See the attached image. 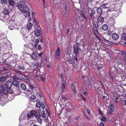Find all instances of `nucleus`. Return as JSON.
I'll list each match as a JSON object with an SVG mask.
<instances>
[{
    "label": "nucleus",
    "instance_id": "obj_1",
    "mask_svg": "<svg viewBox=\"0 0 126 126\" xmlns=\"http://www.w3.org/2000/svg\"><path fill=\"white\" fill-rule=\"evenodd\" d=\"M12 83L11 81H8L4 84L0 85V94L7 95L8 94H12L13 91L11 89Z\"/></svg>",
    "mask_w": 126,
    "mask_h": 126
},
{
    "label": "nucleus",
    "instance_id": "obj_2",
    "mask_svg": "<svg viewBox=\"0 0 126 126\" xmlns=\"http://www.w3.org/2000/svg\"><path fill=\"white\" fill-rule=\"evenodd\" d=\"M33 116L37 119V120L40 124H42V119L40 118L41 117V114L38 110H32L30 112H28L27 113V116L29 118H31Z\"/></svg>",
    "mask_w": 126,
    "mask_h": 126
},
{
    "label": "nucleus",
    "instance_id": "obj_3",
    "mask_svg": "<svg viewBox=\"0 0 126 126\" xmlns=\"http://www.w3.org/2000/svg\"><path fill=\"white\" fill-rule=\"evenodd\" d=\"M94 86L95 88V90L97 92L101 90V88H103L104 91H105V89L102 82L100 80L94 83Z\"/></svg>",
    "mask_w": 126,
    "mask_h": 126
},
{
    "label": "nucleus",
    "instance_id": "obj_4",
    "mask_svg": "<svg viewBox=\"0 0 126 126\" xmlns=\"http://www.w3.org/2000/svg\"><path fill=\"white\" fill-rule=\"evenodd\" d=\"M19 2V3L17 4V7L18 9L22 12L26 8V3L22 0H20Z\"/></svg>",
    "mask_w": 126,
    "mask_h": 126
},
{
    "label": "nucleus",
    "instance_id": "obj_5",
    "mask_svg": "<svg viewBox=\"0 0 126 126\" xmlns=\"http://www.w3.org/2000/svg\"><path fill=\"white\" fill-rule=\"evenodd\" d=\"M39 41L42 44H43V37L42 36H40L39 39H37L35 40L34 47H36L37 46L38 49L39 50H41L42 49V47L41 46V44H39L37 45L38 44L39 42Z\"/></svg>",
    "mask_w": 126,
    "mask_h": 126
},
{
    "label": "nucleus",
    "instance_id": "obj_6",
    "mask_svg": "<svg viewBox=\"0 0 126 126\" xmlns=\"http://www.w3.org/2000/svg\"><path fill=\"white\" fill-rule=\"evenodd\" d=\"M88 14L89 16L92 19H94L95 17L94 15L95 14V12L94 9L93 8H87Z\"/></svg>",
    "mask_w": 126,
    "mask_h": 126
},
{
    "label": "nucleus",
    "instance_id": "obj_7",
    "mask_svg": "<svg viewBox=\"0 0 126 126\" xmlns=\"http://www.w3.org/2000/svg\"><path fill=\"white\" fill-rule=\"evenodd\" d=\"M67 61L69 64H72L73 66H75L77 62V56L74 57L72 58H70L68 60H67Z\"/></svg>",
    "mask_w": 126,
    "mask_h": 126
},
{
    "label": "nucleus",
    "instance_id": "obj_8",
    "mask_svg": "<svg viewBox=\"0 0 126 126\" xmlns=\"http://www.w3.org/2000/svg\"><path fill=\"white\" fill-rule=\"evenodd\" d=\"M79 44L78 42H77L76 44V47L74 46V52L76 56H77L79 53V51L81 50L80 48L79 47Z\"/></svg>",
    "mask_w": 126,
    "mask_h": 126
},
{
    "label": "nucleus",
    "instance_id": "obj_9",
    "mask_svg": "<svg viewBox=\"0 0 126 126\" xmlns=\"http://www.w3.org/2000/svg\"><path fill=\"white\" fill-rule=\"evenodd\" d=\"M45 110L46 113H45V111L44 110H43L41 112L42 116L44 118H46L47 116L48 117V116H50V112L48 110L46 109H45Z\"/></svg>",
    "mask_w": 126,
    "mask_h": 126
},
{
    "label": "nucleus",
    "instance_id": "obj_10",
    "mask_svg": "<svg viewBox=\"0 0 126 126\" xmlns=\"http://www.w3.org/2000/svg\"><path fill=\"white\" fill-rule=\"evenodd\" d=\"M37 28H38L37 29L35 30L34 34L36 37H38L40 36L41 30V28L39 26V25H37Z\"/></svg>",
    "mask_w": 126,
    "mask_h": 126
},
{
    "label": "nucleus",
    "instance_id": "obj_11",
    "mask_svg": "<svg viewBox=\"0 0 126 126\" xmlns=\"http://www.w3.org/2000/svg\"><path fill=\"white\" fill-rule=\"evenodd\" d=\"M60 47H58L56 52L55 56L56 57V59L58 60L60 59Z\"/></svg>",
    "mask_w": 126,
    "mask_h": 126
},
{
    "label": "nucleus",
    "instance_id": "obj_12",
    "mask_svg": "<svg viewBox=\"0 0 126 126\" xmlns=\"http://www.w3.org/2000/svg\"><path fill=\"white\" fill-rule=\"evenodd\" d=\"M104 17H102L101 15L99 16L97 19V22L98 24H102L104 22Z\"/></svg>",
    "mask_w": 126,
    "mask_h": 126
},
{
    "label": "nucleus",
    "instance_id": "obj_13",
    "mask_svg": "<svg viewBox=\"0 0 126 126\" xmlns=\"http://www.w3.org/2000/svg\"><path fill=\"white\" fill-rule=\"evenodd\" d=\"M112 37L114 40H117L119 38V35L116 33H113L112 34Z\"/></svg>",
    "mask_w": 126,
    "mask_h": 126
},
{
    "label": "nucleus",
    "instance_id": "obj_14",
    "mask_svg": "<svg viewBox=\"0 0 126 126\" xmlns=\"http://www.w3.org/2000/svg\"><path fill=\"white\" fill-rule=\"evenodd\" d=\"M14 71L15 72L16 74L18 76H21L22 77L23 75L22 72L18 69H14Z\"/></svg>",
    "mask_w": 126,
    "mask_h": 126
},
{
    "label": "nucleus",
    "instance_id": "obj_15",
    "mask_svg": "<svg viewBox=\"0 0 126 126\" xmlns=\"http://www.w3.org/2000/svg\"><path fill=\"white\" fill-rule=\"evenodd\" d=\"M96 24L95 23L94 24V27L95 31L98 33V29L99 28L98 24L97 22H96Z\"/></svg>",
    "mask_w": 126,
    "mask_h": 126
},
{
    "label": "nucleus",
    "instance_id": "obj_16",
    "mask_svg": "<svg viewBox=\"0 0 126 126\" xmlns=\"http://www.w3.org/2000/svg\"><path fill=\"white\" fill-rule=\"evenodd\" d=\"M9 77L8 76L6 75L5 76H2L0 78V81L2 82H4L6 79H8Z\"/></svg>",
    "mask_w": 126,
    "mask_h": 126
},
{
    "label": "nucleus",
    "instance_id": "obj_17",
    "mask_svg": "<svg viewBox=\"0 0 126 126\" xmlns=\"http://www.w3.org/2000/svg\"><path fill=\"white\" fill-rule=\"evenodd\" d=\"M114 110V107L113 104H111L110 107V109L109 110V113L110 114H111Z\"/></svg>",
    "mask_w": 126,
    "mask_h": 126
},
{
    "label": "nucleus",
    "instance_id": "obj_18",
    "mask_svg": "<svg viewBox=\"0 0 126 126\" xmlns=\"http://www.w3.org/2000/svg\"><path fill=\"white\" fill-rule=\"evenodd\" d=\"M97 12L99 15H101L103 12V10L100 7H98L96 9Z\"/></svg>",
    "mask_w": 126,
    "mask_h": 126
},
{
    "label": "nucleus",
    "instance_id": "obj_19",
    "mask_svg": "<svg viewBox=\"0 0 126 126\" xmlns=\"http://www.w3.org/2000/svg\"><path fill=\"white\" fill-rule=\"evenodd\" d=\"M90 85L87 84L86 85L84 86L83 88V91H87L90 88Z\"/></svg>",
    "mask_w": 126,
    "mask_h": 126
},
{
    "label": "nucleus",
    "instance_id": "obj_20",
    "mask_svg": "<svg viewBox=\"0 0 126 126\" xmlns=\"http://www.w3.org/2000/svg\"><path fill=\"white\" fill-rule=\"evenodd\" d=\"M102 29L104 31H106L108 29V27L106 24H104L103 25L102 27Z\"/></svg>",
    "mask_w": 126,
    "mask_h": 126
},
{
    "label": "nucleus",
    "instance_id": "obj_21",
    "mask_svg": "<svg viewBox=\"0 0 126 126\" xmlns=\"http://www.w3.org/2000/svg\"><path fill=\"white\" fill-rule=\"evenodd\" d=\"M33 66H35V68H37L38 67H39L40 66L39 63L37 61H35L33 62Z\"/></svg>",
    "mask_w": 126,
    "mask_h": 126
},
{
    "label": "nucleus",
    "instance_id": "obj_22",
    "mask_svg": "<svg viewBox=\"0 0 126 126\" xmlns=\"http://www.w3.org/2000/svg\"><path fill=\"white\" fill-rule=\"evenodd\" d=\"M65 83L63 82L62 83V92L63 93L65 91Z\"/></svg>",
    "mask_w": 126,
    "mask_h": 126
},
{
    "label": "nucleus",
    "instance_id": "obj_23",
    "mask_svg": "<svg viewBox=\"0 0 126 126\" xmlns=\"http://www.w3.org/2000/svg\"><path fill=\"white\" fill-rule=\"evenodd\" d=\"M121 39L122 41H126V31H125L124 33L122 34V35Z\"/></svg>",
    "mask_w": 126,
    "mask_h": 126
},
{
    "label": "nucleus",
    "instance_id": "obj_24",
    "mask_svg": "<svg viewBox=\"0 0 126 126\" xmlns=\"http://www.w3.org/2000/svg\"><path fill=\"white\" fill-rule=\"evenodd\" d=\"M12 83V85L13 84L16 87H18L19 85L18 82L16 80H13Z\"/></svg>",
    "mask_w": 126,
    "mask_h": 126
},
{
    "label": "nucleus",
    "instance_id": "obj_25",
    "mask_svg": "<svg viewBox=\"0 0 126 126\" xmlns=\"http://www.w3.org/2000/svg\"><path fill=\"white\" fill-rule=\"evenodd\" d=\"M8 2L10 5L14 6L15 5V3L13 0H9Z\"/></svg>",
    "mask_w": 126,
    "mask_h": 126
},
{
    "label": "nucleus",
    "instance_id": "obj_26",
    "mask_svg": "<svg viewBox=\"0 0 126 126\" xmlns=\"http://www.w3.org/2000/svg\"><path fill=\"white\" fill-rule=\"evenodd\" d=\"M3 12L5 15H8L9 14V10L7 9H4Z\"/></svg>",
    "mask_w": 126,
    "mask_h": 126
},
{
    "label": "nucleus",
    "instance_id": "obj_27",
    "mask_svg": "<svg viewBox=\"0 0 126 126\" xmlns=\"http://www.w3.org/2000/svg\"><path fill=\"white\" fill-rule=\"evenodd\" d=\"M16 68L20 70H22L23 71H24V70L25 69V68L23 66L20 65H18Z\"/></svg>",
    "mask_w": 126,
    "mask_h": 126
},
{
    "label": "nucleus",
    "instance_id": "obj_28",
    "mask_svg": "<svg viewBox=\"0 0 126 126\" xmlns=\"http://www.w3.org/2000/svg\"><path fill=\"white\" fill-rule=\"evenodd\" d=\"M32 24L30 22H29L27 25V28L28 30H31Z\"/></svg>",
    "mask_w": 126,
    "mask_h": 126
},
{
    "label": "nucleus",
    "instance_id": "obj_29",
    "mask_svg": "<svg viewBox=\"0 0 126 126\" xmlns=\"http://www.w3.org/2000/svg\"><path fill=\"white\" fill-rule=\"evenodd\" d=\"M71 86L72 91L76 93V90L74 84L73 83H72Z\"/></svg>",
    "mask_w": 126,
    "mask_h": 126
},
{
    "label": "nucleus",
    "instance_id": "obj_30",
    "mask_svg": "<svg viewBox=\"0 0 126 126\" xmlns=\"http://www.w3.org/2000/svg\"><path fill=\"white\" fill-rule=\"evenodd\" d=\"M24 14L26 17H29L30 15V12L27 11H25L24 12Z\"/></svg>",
    "mask_w": 126,
    "mask_h": 126
},
{
    "label": "nucleus",
    "instance_id": "obj_31",
    "mask_svg": "<svg viewBox=\"0 0 126 126\" xmlns=\"http://www.w3.org/2000/svg\"><path fill=\"white\" fill-rule=\"evenodd\" d=\"M20 86L22 89L25 90L26 89V85L23 83L21 84Z\"/></svg>",
    "mask_w": 126,
    "mask_h": 126
},
{
    "label": "nucleus",
    "instance_id": "obj_32",
    "mask_svg": "<svg viewBox=\"0 0 126 126\" xmlns=\"http://www.w3.org/2000/svg\"><path fill=\"white\" fill-rule=\"evenodd\" d=\"M107 4H103L100 7L103 10L104 9H105L108 7L107 6Z\"/></svg>",
    "mask_w": 126,
    "mask_h": 126
},
{
    "label": "nucleus",
    "instance_id": "obj_33",
    "mask_svg": "<svg viewBox=\"0 0 126 126\" xmlns=\"http://www.w3.org/2000/svg\"><path fill=\"white\" fill-rule=\"evenodd\" d=\"M65 108L66 110H68L70 109V107L71 106L70 104L69 103H67L66 104Z\"/></svg>",
    "mask_w": 126,
    "mask_h": 126
},
{
    "label": "nucleus",
    "instance_id": "obj_34",
    "mask_svg": "<svg viewBox=\"0 0 126 126\" xmlns=\"http://www.w3.org/2000/svg\"><path fill=\"white\" fill-rule=\"evenodd\" d=\"M81 16L83 17V19L86 20L87 21H88V20L86 16L85 15L84 13L83 12L81 14Z\"/></svg>",
    "mask_w": 126,
    "mask_h": 126
},
{
    "label": "nucleus",
    "instance_id": "obj_35",
    "mask_svg": "<svg viewBox=\"0 0 126 126\" xmlns=\"http://www.w3.org/2000/svg\"><path fill=\"white\" fill-rule=\"evenodd\" d=\"M46 105V104L45 102H42V104H41V106L43 109L45 108Z\"/></svg>",
    "mask_w": 126,
    "mask_h": 126
},
{
    "label": "nucleus",
    "instance_id": "obj_36",
    "mask_svg": "<svg viewBox=\"0 0 126 126\" xmlns=\"http://www.w3.org/2000/svg\"><path fill=\"white\" fill-rule=\"evenodd\" d=\"M36 55L35 53L34 52H33L32 53L31 57L33 59H35L36 58Z\"/></svg>",
    "mask_w": 126,
    "mask_h": 126
},
{
    "label": "nucleus",
    "instance_id": "obj_37",
    "mask_svg": "<svg viewBox=\"0 0 126 126\" xmlns=\"http://www.w3.org/2000/svg\"><path fill=\"white\" fill-rule=\"evenodd\" d=\"M36 106L37 108H39L41 106V104L40 102H37L36 104Z\"/></svg>",
    "mask_w": 126,
    "mask_h": 126
},
{
    "label": "nucleus",
    "instance_id": "obj_38",
    "mask_svg": "<svg viewBox=\"0 0 126 126\" xmlns=\"http://www.w3.org/2000/svg\"><path fill=\"white\" fill-rule=\"evenodd\" d=\"M109 74L111 79L113 81H114V77L113 75L111 74V73L110 72H109Z\"/></svg>",
    "mask_w": 126,
    "mask_h": 126
},
{
    "label": "nucleus",
    "instance_id": "obj_39",
    "mask_svg": "<svg viewBox=\"0 0 126 126\" xmlns=\"http://www.w3.org/2000/svg\"><path fill=\"white\" fill-rule=\"evenodd\" d=\"M86 2H87V5L89 4H91L92 3L93 1V0H85Z\"/></svg>",
    "mask_w": 126,
    "mask_h": 126
},
{
    "label": "nucleus",
    "instance_id": "obj_40",
    "mask_svg": "<svg viewBox=\"0 0 126 126\" xmlns=\"http://www.w3.org/2000/svg\"><path fill=\"white\" fill-rule=\"evenodd\" d=\"M36 98V96L34 95H31L30 98V99L31 100L33 101Z\"/></svg>",
    "mask_w": 126,
    "mask_h": 126
},
{
    "label": "nucleus",
    "instance_id": "obj_41",
    "mask_svg": "<svg viewBox=\"0 0 126 126\" xmlns=\"http://www.w3.org/2000/svg\"><path fill=\"white\" fill-rule=\"evenodd\" d=\"M102 117L101 118V120L102 121L104 122H105L106 121V118L104 117L103 115L102 116Z\"/></svg>",
    "mask_w": 126,
    "mask_h": 126
},
{
    "label": "nucleus",
    "instance_id": "obj_42",
    "mask_svg": "<svg viewBox=\"0 0 126 126\" xmlns=\"http://www.w3.org/2000/svg\"><path fill=\"white\" fill-rule=\"evenodd\" d=\"M108 36L111 35L112 32L111 31L108 30L106 32Z\"/></svg>",
    "mask_w": 126,
    "mask_h": 126
},
{
    "label": "nucleus",
    "instance_id": "obj_43",
    "mask_svg": "<svg viewBox=\"0 0 126 126\" xmlns=\"http://www.w3.org/2000/svg\"><path fill=\"white\" fill-rule=\"evenodd\" d=\"M1 2L2 4H7V0H1Z\"/></svg>",
    "mask_w": 126,
    "mask_h": 126
},
{
    "label": "nucleus",
    "instance_id": "obj_44",
    "mask_svg": "<svg viewBox=\"0 0 126 126\" xmlns=\"http://www.w3.org/2000/svg\"><path fill=\"white\" fill-rule=\"evenodd\" d=\"M121 0H118L117 1H116L115 3H116L115 4H119L120 5V4H121ZM115 2H114V3H115Z\"/></svg>",
    "mask_w": 126,
    "mask_h": 126
},
{
    "label": "nucleus",
    "instance_id": "obj_45",
    "mask_svg": "<svg viewBox=\"0 0 126 126\" xmlns=\"http://www.w3.org/2000/svg\"><path fill=\"white\" fill-rule=\"evenodd\" d=\"M92 53L90 51H87L86 53V55H87V56L88 57H90L91 55H92Z\"/></svg>",
    "mask_w": 126,
    "mask_h": 126
},
{
    "label": "nucleus",
    "instance_id": "obj_46",
    "mask_svg": "<svg viewBox=\"0 0 126 126\" xmlns=\"http://www.w3.org/2000/svg\"><path fill=\"white\" fill-rule=\"evenodd\" d=\"M84 116L89 121H90L91 120V119L88 116L86 115L85 114H84Z\"/></svg>",
    "mask_w": 126,
    "mask_h": 126
},
{
    "label": "nucleus",
    "instance_id": "obj_47",
    "mask_svg": "<svg viewBox=\"0 0 126 126\" xmlns=\"http://www.w3.org/2000/svg\"><path fill=\"white\" fill-rule=\"evenodd\" d=\"M119 99L118 96H116V97L114 98V101L116 103H117L118 102V100Z\"/></svg>",
    "mask_w": 126,
    "mask_h": 126
},
{
    "label": "nucleus",
    "instance_id": "obj_48",
    "mask_svg": "<svg viewBox=\"0 0 126 126\" xmlns=\"http://www.w3.org/2000/svg\"><path fill=\"white\" fill-rule=\"evenodd\" d=\"M103 68V66L102 65H101L98 66L97 68V69L98 70H101Z\"/></svg>",
    "mask_w": 126,
    "mask_h": 126
},
{
    "label": "nucleus",
    "instance_id": "obj_49",
    "mask_svg": "<svg viewBox=\"0 0 126 126\" xmlns=\"http://www.w3.org/2000/svg\"><path fill=\"white\" fill-rule=\"evenodd\" d=\"M22 78L25 80H27L29 78L28 77L24 75H23L22 76Z\"/></svg>",
    "mask_w": 126,
    "mask_h": 126
},
{
    "label": "nucleus",
    "instance_id": "obj_50",
    "mask_svg": "<svg viewBox=\"0 0 126 126\" xmlns=\"http://www.w3.org/2000/svg\"><path fill=\"white\" fill-rule=\"evenodd\" d=\"M106 39L104 37L102 38L101 40V41H102L104 43H105V41H106Z\"/></svg>",
    "mask_w": 126,
    "mask_h": 126
},
{
    "label": "nucleus",
    "instance_id": "obj_51",
    "mask_svg": "<svg viewBox=\"0 0 126 126\" xmlns=\"http://www.w3.org/2000/svg\"><path fill=\"white\" fill-rule=\"evenodd\" d=\"M81 97L82 99L84 101H86V99L82 95H81Z\"/></svg>",
    "mask_w": 126,
    "mask_h": 126
},
{
    "label": "nucleus",
    "instance_id": "obj_52",
    "mask_svg": "<svg viewBox=\"0 0 126 126\" xmlns=\"http://www.w3.org/2000/svg\"><path fill=\"white\" fill-rule=\"evenodd\" d=\"M100 126H105L103 122H101L99 124Z\"/></svg>",
    "mask_w": 126,
    "mask_h": 126
},
{
    "label": "nucleus",
    "instance_id": "obj_53",
    "mask_svg": "<svg viewBox=\"0 0 126 126\" xmlns=\"http://www.w3.org/2000/svg\"><path fill=\"white\" fill-rule=\"evenodd\" d=\"M87 112L88 114H90V111L89 109L87 108Z\"/></svg>",
    "mask_w": 126,
    "mask_h": 126
},
{
    "label": "nucleus",
    "instance_id": "obj_54",
    "mask_svg": "<svg viewBox=\"0 0 126 126\" xmlns=\"http://www.w3.org/2000/svg\"><path fill=\"white\" fill-rule=\"evenodd\" d=\"M61 79L62 81H63L64 80L63 76L62 74H61Z\"/></svg>",
    "mask_w": 126,
    "mask_h": 126
},
{
    "label": "nucleus",
    "instance_id": "obj_55",
    "mask_svg": "<svg viewBox=\"0 0 126 126\" xmlns=\"http://www.w3.org/2000/svg\"><path fill=\"white\" fill-rule=\"evenodd\" d=\"M98 111H99V114L101 115V116H103V113H102L101 111L99 109H98Z\"/></svg>",
    "mask_w": 126,
    "mask_h": 126
},
{
    "label": "nucleus",
    "instance_id": "obj_56",
    "mask_svg": "<svg viewBox=\"0 0 126 126\" xmlns=\"http://www.w3.org/2000/svg\"><path fill=\"white\" fill-rule=\"evenodd\" d=\"M40 79L42 80L43 82H44L45 79L43 78V76H41L40 77Z\"/></svg>",
    "mask_w": 126,
    "mask_h": 126
},
{
    "label": "nucleus",
    "instance_id": "obj_57",
    "mask_svg": "<svg viewBox=\"0 0 126 126\" xmlns=\"http://www.w3.org/2000/svg\"><path fill=\"white\" fill-rule=\"evenodd\" d=\"M29 86L30 88L32 89H33L34 86L33 85H29Z\"/></svg>",
    "mask_w": 126,
    "mask_h": 126
},
{
    "label": "nucleus",
    "instance_id": "obj_58",
    "mask_svg": "<svg viewBox=\"0 0 126 126\" xmlns=\"http://www.w3.org/2000/svg\"><path fill=\"white\" fill-rule=\"evenodd\" d=\"M37 94H38L41 97H42L43 95L42 94V93L41 92H39Z\"/></svg>",
    "mask_w": 126,
    "mask_h": 126
},
{
    "label": "nucleus",
    "instance_id": "obj_59",
    "mask_svg": "<svg viewBox=\"0 0 126 126\" xmlns=\"http://www.w3.org/2000/svg\"><path fill=\"white\" fill-rule=\"evenodd\" d=\"M107 42L109 44H110L111 42V41H109L108 40L106 39L105 43Z\"/></svg>",
    "mask_w": 126,
    "mask_h": 126
},
{
    "label": "nucleus",
    "instance_id": "obj_60",
    "mask_svg": "<svg viewBox=\"0 0 126 126\" xmlns=\"http://www.w3.org/2000/svg\"><path fill=\"white\" fill-rule=\"evenodd\" d=\"M96 37L97 38V39L98 40H99V41H101L102 38H99L97 36H96Z\"/></svg>",
    "mask_w": 126,
    "mask_h": 126
},
{
    "label": "nucleus",
    "instance_id": "obj_61",
    "mask_svg": "<svg viewBox=\"0 0 126 126\" xmlns=\"http://www.w3.org/2000/svg\"><path fill=\"white\" fill-rule=\"evenodd\" d=\"M84 92V94L86 96L88 95V94L87 92H86L87 91H83Z\"/></svg>",
    "mask_w": 126,
    "mask_h": 126
},
{
    "label": "nucleus",
    "instance_id": "obj_62",
    "mask_svg": "<svg viewBox=\"0 0 126 126\" xmlns=\"http://www.w3.org/2000/svg\"><path fill=\"white\" fill-rule=\"evenodd\" d=\"M123 102L125 103L124 104L123 103H122V105L123 106L126 105V100H123Z\"/></svg>",
    "mask_w": 126,
    "mask_h": 126
},
{
    "label": "nucleus",
    "instance_id": "obj_63",
    "mask_svg": "<svg viewBox=\"0 0 126 126\" xmlns=\"http://www.w3.org/2000/svg\"><path fill=\"white\" fill-rule=\"evenodd\" d=\"M43 54V52H42L40 53H38V55L39 56L41 57H42V55Z\"/></svg>",
    "mask_w": 126,
    "mask_h": 126
},
{
    "label": "nucleus",
    "instance_id": "obj_64",
    "mask_svg": "<svg viewBox=\"0 0 126 126\" xmlns=\"http://www.w3.org/2000/svg\"><path fill=\"white\" fill-rule=\"evenodd\" d=\"M121 53L122 54L124 55H125L126 54V52L124 51H122Z\"/></svg>",
    "mask_w": 126,
    "mask_h": 126
}]
</instances>
